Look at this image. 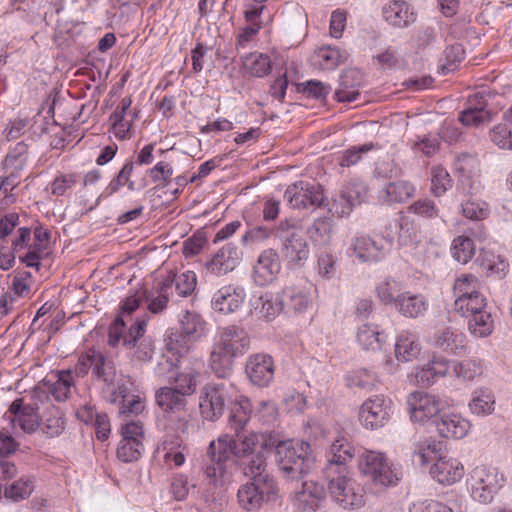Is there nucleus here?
<instances>
[{"instance_id": "nucleus-1", "label": "nucleus", "mask_w": 512, "mask_h": 512, "mask_svg": "<svg viewBox=\"0 0 512 512\" xmlns=\"http://www.w3.org/2000/svg\"><path fill=\"white\" fill-rule=\"evenodd\" d=\"M249 345L250 338L242 327L229 325L222 328L210 353L212 372L219 378H228L232 374L233 359L244 354Z\"/></svg>"}, {"instance_id": "nucleus-2", "label": "nucleus", "mask_w": 512, "mask_h": 512, "mask_svg": "<svg viewBox=\"0 0 512 512\" xmlns=\"http://www.w3.org/2000/svg\"><path fill=\"white\" fill-rule=\"evenodd\" d=\"M147 321L139 318L128 329L122 317H116L108 330V344L111 347L122 345L131 351L138 361H150L155 352L153 340L145 336Z\"/></svg>"}, {"instance_id": "nucleus-3", "label": "nucleus", "mask_w": 512, "mask_h": 512, "mask_svg": "<svg viewBox=\"0 0 512 512\" xmlns=\"http://www.w3.org/2000/svg\"><path fill=\"white\" fill-rule=\"evenodd\" d=\"M279 469L291 479H298L312 467L313 457L308 442L280 441L274 445Z\"/></svg>"}, {"instance_id": "nucleus-4", "label": "nucleus", "mask_w": 512, "mask_h": 512, "mask_svg": "<svg viewBox=\"0 0 512 512\" xmlns=\"http://www.w3.org/2000/svg\"><path fill=\"white\" fill-rule=\"evenodd\" d=\"M206 322L195 311H186L180 319V331L170 330L165 342L169 351L183 355L189 351L190 342L200 339L205 334Z\"/></svg>"}, {"instance_id": "nucleus-5", "label": "nucleus", "mask_w": 512, "mask_h": 512, "mask_svg": "<svg viewBox=\"0 0 512 512\" xmlns=\"http://www.w3.org/2000/svg\"><path fill=\"white\" fill-rule=\"evenodd\" d=\"M359 469L375 486L387 488L395 486L401 472L388 462L384 454L366 451L359 458Z\"/></svg>"}, {"instance_id": "nucleus-6", "label": "nucleus", "mask_w": 512, "mask_h": 512, "mask_svg": "<svg viewBox=\"0 0 512 512\" xmlns=\"http://www.w3.org/2000/svg\"><path fill=\"white\" fill-rule=\"evenodd\" d=\"M278 232L282 242L281 253L289 264L299 265L308 259L309 247L300 226L288 220L281 221Z\"/></svg>"}, {"instance_id": "nucleus-7", "label": "nucleus", "mask_w": 512, "mask_h": 512, "mask_svg": "<svg viewBox=\"0 0 512 512\" xmlns=\"http://www.w3.org/2000/svg\"><path fill=\"white\" fill-rule=\"evenodd\" d=\"M229 448L225 438L211 441L207 448L203 471L206 479L214 486L223 485L228 479Z\"/></svg>"}, {"instance_id": "nucleus-8", "label": "nucleus", "mask_w": 512, "mask_h": 512, "mask_svg": "<svg viewBox=\"0 0 512 512\" xmlns=\"http://www.w3.org/2000/svg\"><path fill=\"white\" fill-rule=\"evenodd\" d=\"M233 385L230 383H210L201 390L200 412L204 419L209 421L218 420L226 406V401L231 397Z\"/></svg>"}, {"instance_id": "nucleus-9", "label": "nucleus", "mask_w": 512, "mask_h": 512, "mask_svg": "<svg viewBox=\"0 0 512 512\" xmlns=\"http://www.w3.org/2000/svg\"><path fill=\"white\" fill-rule=\"evenodd\" d=\"M469 485L474 500L480 503H488L499 489L500 480L495 468L481 465L472 470Z\"/></svg>"}, {"instance_id": "nucleus-10", "label": "nucleus", "mask_w": 512, "mask_h": 512, "mask_svg": "<svg viewBox=\"0 0 512 512\" xmlns=\"http://www.w3.org/2000/svg\"><path fill=\"white\" fill-rule=\"evenodd\" d=\"M219 438L226 439L230 446L229 455L233 454L237 461L255 455L258 448L265 450L275 445V440L267 433L250 432L246 435L236 433V439H231L228 435Z\"/></svg>"}, {"instance_id": "nucleus-11", "label": "nucleus", "mask_w": 512, "mask_h": 512, "mask_svg": "<svg viewBox=\"0 0 512 512\" xmlns=\"http://www.w3.org/2000/svg\"><path fill=\"white\" fill-rule=\"evenodd\" d=\"M122 439L117 448V457L128 463L139 459L143 450L144 430L142 423L131 421L122 425Z\"/></svg>"}, {"instance_id": "nucleus-12", "label": "nucleus", "mask_w": 512, "mask_h": 512, "mask_svg": "<svg viewBox=\"0 0 512 512\" xmlns=\"http://www.w3.org/2000/svg\"><path fill=\"white\" fill-rule=\"evenodd\" d=\"M332 497L345 509L361 505L362 496L354 490V481L348 476L347 470L328 475L324 473Z\"/></svg>"}, {"instance_id": "nucleus-13", "label": "nucleus", "mask_w": 512, "mask_h": 512, "mask_svg": "<svg viewBox=\"0 0 512 512\" xmlns=\"http://www.w3.org/2000/svg\"><path fill=\"white\" fill-rule=\"evenodd\" d=\"M90 369L95 377L110 380L114 374V362L112 359L105 357L101 351L89 349L78 358L72 374L75 373L78 377H84Z\"/></svg>"}, {"instance_id": "nucleus-14", "label": "nucleus", "mask_w": 512, "mask_h": 512, "mask_svg": "<svg viewBox=\"0 0 512 512\" xmlns=\"http://www.w3.org/2000/svg\"><path fill=\"white\" fill-rule=\"evenodd\" d=\"M277 485L271 484L268 488L265 484L249 481L238 489L237 499L239 506L247 512L258 511L265 501L277 496Z\"/></svg>"}, {"instance_id": "nucleus-15", "label": "nucleus", "mask_w": 512, "mask_h": 512, "mask_svg": "<svg viewBox=\"0 0 512 512\" xmlns=\"http://www.w3.org/2000/svg\"><path fill=\"white\" fill-rule=\"evenodd\" d=\"M392 401L383 395L367 399L360 407L359 419L371 430L383 427L390 419Z\"/></svg>"}, {"instance_id": "nucleus-16", "label": "nucleus", "mask_w": 512, "mask_h": 512, "mask_svg": "<svg viewBox=\"0 0 512 512\" xmlns=\"http://www.w3.org/2000/svg\"><path fill=\"white\" fill-rule=\"evenodd\" d=\"M285 197L293 208L298 209L307 208L311 205L317 207H327L329 205L320 185H310L304 182L289 186L285 192Z\"/></svg>"}, {"instance_id": "nucleus-17", "label": "nucleus", "mask_w": 512, "mask_h": 512, "mask_svg": "<svg viewBox=\"0 0 512 512\" xmlns=\"http://www.w3.org/2000/svg\"><path fill=\"white\" fill-rule=\"evenodd\" d=\"M407 404L410 417L415 422H426L437 416L441 410L440 399L422 391L410 393Z\"/></svg>"}, {"instance_id": "nucleus-18", "label": "nucleus", "mask_w": 512, "mask_h": 512, "mask_svg": "<svg viewBox=\"0 0 512 512\" xmlns=\"http://www.w3.org/2000/svg\"><path fill=\"white\" fill-rule=\"evenodd\" d=\"M456 174L463 191L476 194L481 188L479 161L468 154H462L456 161Z\"/></svg>"}, {"instance_id": "nucleus-19", "label": "nucleus", "mask_w": 512, "mask_h": 512, "mask_svg": "<svg viewBox=\"0 0 512 512\" xmlns=\"http://www.w3.org/2000/svg\"><path fill=\"white\" fill-rule=\"evenodd\" d=\"M131 99L125 97L121 100L113 114L109 117L111 131L119 140L132 137V125L137 118V113L131 110Z\"/></svg>"}, {"instance_id": "nucleus-20", "label": "nucleus", "mask_w": 512, "mask_h": 512, "mask_svg": "<svg viewBox=\"0 0 512 512\" xmlns=\"http://www.w3.org/2000/svg\"><path fill=\"white\" fill-rule=\"evenodd\" d=\"M485 92H475L467 99L466 108L460 113L459 121L466 126H480L491 121V113L486 109Z\"/></svg>"}, {"instance_id": "nucleus-21", "label": "nucleus", "mask_w": 512, "mask_h": 512, "mask_svg": "<svg viewBox=\"0 0 512 512\" xmlns=\"http://www.w3.org/2000/svg\"><path fill=\"white\" fill-rule=\"evenodd\" d=\"M246 298L245 291L240 286L227 285L221 287L212 297V307L221 314H231L237 311Z\"/></svg>"}, {"instance_id": "nucleus-22", "label": "nucleus", "mask_w": 512, "mask_h": 512, "mask_svg": "<svg viewBox=\"0 0 512 512\" xmlns=\"http://www.w3.org/2000/svg\"><path fill=\"white\" fill-rule=\"evenodd\" d=\"M325 498L323 485L313 480L302 483L300 489L295 491L294 505L301 512H315Z\"/></svg>"}, {"instance_id": "nucleus-23", "label": "nucleus", "mask_w": 512, "mask_h": 512, "mask_svg": "<svg viewBox=\"0 0 512 512\" xmlns=\"http://www.w3.org/2000/svg\"><path fill=\"white\" fill-rule=\"evenodd\" d=\"M246 373L251 382L257 386H267L274 376L272 357L267 354H255L246 363Z\"/></svg>"}, {"instance_id": "nucleus-24", "label": "nucleus", "mask_w": 512, "mask_h": 512, "mask_svg": "<svg viewBox=\"0 0 512 512\" xmlns=\"http://www.w3.org/2000/svg\"><path fill=\"white\" fill-rule=\"evenodd\" d=\"M355 449L345 438L336 439L330 446L327 455V465L323 472L328 475L339 473V470H347L346 464L352 460Z\"/></svg>"}, {"instance_id": "nucleus-25", "label": "nucleus", "mask_w": 512, "mask_h": 512, "mask_svg": "<svg viewBox=\"0 0 512 512\" xmlns=\"http://www.w3.org/2000/svg\"><path fill=\"white\" fill-rule=\"evenodd\" d=\"M367 194V189L364 184L360 182H350L345 186L342 191L340 198L334 200L332 206L329 208L330 212H333L339 217L348 215L352 210V207L363 201Z\"/></svg>"}, {"instance_id": "nucleus-26", "label": "nucleus", "mask_w": 512, "mask_h": 512, "mask_svg": "<svg viewBox=\"0 0 512 512\" xmlns=\"http://www.w3.org/2000/svg\"><path fill=\"white\" fill-rule=\"evenodd\" d=\"M37 410L38 407L25 404L23 399L14 400L9 407V413L13 415L12 422L17 423L26 433H34L40 428V417Z\"/></svg>"}, {"instance_id": "nucleus-27", "label": "nucleus", "mask_w": 512, "mask_h": 512, "mask_svg": "<svg viewBox=\"0 0 512 512\" xmlns=\"http://www.w3.org/2000/svg\"><path fill=\"white\" fill-rule=\"evenodd\" d=\"M280 259L274 249L264 250L254 266V279L259 285L272 282L280 272Z\"/></svg>"}, {"instance_id": "nucleus-28", "label": "nucleus", "mask_w": 512, "mask_h": 512, "mask_svg": "<svg viewBox=\"0 0 512 512\" xmlns=\"http://www.w3.org/2000/svg\"><path fill=\"white\" fill-rule=\"evenodd\" d=\"M243 474L250 478V481L265 484L271 488L276 484L274 478L267 471V463L261 452L238 461Z\"/></svg>"}, {"instance_id": "nucleus-29", "label": "nucleus", "mask_w": 512, "mask_h": 512, "mask_svg": "<svg viewBox=\"0 0 512 512\" xmlns=\"http://www.w3.org/2000/svg\"><path fill=\"white\" fill-rule=\"evenodd\" d=\"M462 464L454 458L443 456L433 464L430 469L431 476L440 484L450 485L463 476Z\"/></svg>"}, {"instance_id": "nucleus-30", "label": "nucleus", "mask_w": 512, "mask_h": 512, "mask_svg": "<svg viewBox=\"0 0 512 512\" xmlns=\"http://www.w3.org/2000/svg\"><path fill=\"white\" fill-rule=\"evenodd\" d=\"M362 82V74L357 69H346L340 76L339 87L335 91L338 102L350 103L356 101L359 96V86Z\"/></svg>"}, {"instance_id": "nucleus-31", "label": "nucleus", "mask_w": 512, "mask_h": 512, "mask_svg": "<svg viewBox=\"0 0 512 512\" xmlns=\"http://www.w3.org/2000/svg\"><path fill=\"white\" fill-rule=\"evenodd\" d=\"M239 256L236 246L228 243L206 263V269L214 275L226 274L238 264Z\"/></svg>"}, {"instance_id": "nucleus-32", "label": "nucleus", "mask_w": 512, "mask_h": 512, "mask_svg": "<svg viewBox=\"0 0 512 512\" xmlns=\"http://www.w3.org/2000/svg\"><path fill=\"white\" fill-rule=\"evenodd\" d=\"M384 20L394 27L403 28L415 21V14L405 1H391L382 8Z\"/></svg>"}, {"instance_id": "nucleus-33", "label": "nucleus", "mask_w": 512, "mask_h": 512, "mask_svg": "<svg viewBox=\"0 0 512 512\" xmlns=\"http://www.w3.org/2000/svg\"><path fill=\"white\" fill-rule=\"evenodd\" d=\"M395 307L404 317L417 318L424 315L428 308V303L421 294L404 292L396 296Z\"/></svg>"}, {"instance_id": "nucleus-34", "label": "nucleus", "mask_w": 512, "mask_h": 512, "mask_svg": "<svg viewBox=\"0 0 512 512\" xmlns=\"http://www.w3.org/2000/svg\"><path fill=\"white\" fill-rule=\"evenodd\" d=\"M433 345L450 354H460L465 350V336L450 327L443 328L433 337Z\"/></svg>"}, {"instance_id": "nucleus-35", "label": "nucleus", "mask_w": 512, "mask_h": 512, "mask_svg": "<svg viewBox=\"0 0 512 512\" xmlns=\"http://www.w3.org/2000/svg\"><path fill=\"white\" fill-rule=\"evenodd\" d=\"M40 427L48 437H58L66 427V418L59 407L49 403L40 418Z\"/></svg>"}, {"instance_id": "nucleus-36", "label": "nucleus", "mask_w": 512, "mask_h": 512, "mask_svg": "<svg viewBox=\"0 0 512 512\" xmlns=\"http://www.w3.org/2000/svg\"><path fill=\"white\" fill-rule=\"evenodd\" d=\"M352 247L355 255L363 261H379L385 255L383 240L376 241L368 236L356 237Z\"/></svg>"}, {"instance_id": "nucleus-37", "label": "nucleus", "mask_w": 512, "mask_h": 512, "mask_svg": "<svg viewBox=\"0 0 512 512\" xmlns=\"http://www.w3.org/2000/svg\"><path fill=\"white\" fill-rule=\"evenodd\" d=\"M421 350V343L414 333L404 331L396 339L395 356L398 361H413L418 358Z\"/></svg>"}, {"instance_id": "nucleus-38", "label": "nucleus", "mask_w": 512, "mask_h": 512, "mask_svg": "<svg viewBox=\"0 0 512 512\" xmlns=\"http://www.w3.org/2000/svg\"><path fill=\"white\" fill-rule=\"evenodd\" d=\"M470 424L467 420L463 419L457 414H444L440 421L437 422V429L441 436L445 438H463L468 430Z\"/></svg>"}, {"instance_id": "nucleus-39", "label": "nucleus", "mask_w": 512, "mask_h": 512, "mask_svg": "<svg viewBox=\"0 0 512 512\" xmlns=\"http://www.w3.org/2000/svg\"><path fill=\"white\" fill-rule=\"evenodd\" d=\"M157 405L165 413H177L184 410L186 399L175 388L162 387L155 394Z\"/></svg>"}, {"instance_id": "nucleus-40", "label": "nucleus", "mask_w": 512, "mask_h": 512, "mask_svg": "<svg viewBox=\"0 0 512 512\" xmlns=\"http://www.w3.org/2000/svg\"><path fill=\"white\" fill-rule=\"evenodd\" d=\"M252 405L248 398L241 396L231 407L228 424L235 433H239L250 420Z\"/></svg>"}, {"instance_id": "nucleus-41", "label": "nucleus", "mask_w": 512, "mask_h": 512, "mask_svg": "<svg viewBox=\"0 0 512 512\" xmlns=\"http://www.w3.org/2000/svg\"><path fill=\"white\" fill-rule=\"evenodd\" d=\"M244 70L255 77H264L271 72V59L267 54L250 53L242 60Z\"/></svg>"}, {"instance_id": "nucleus-42", "label": "nucleus", "mask_w": 512, "mask_h": 512, "mask_svg": "<svg viewBox=\"0 0 512 512\" xmlns=\"http://www.w3.org/2000/svg\"><path fill=\"white\" fill-rule=\"evenodd\" d=\"M105 386L103 387L104 398L110 404L121 405L123 399L129 393L124 378L116 379V368L114 367V374L110 380H103Z\"/></svg>"}, {"instance_id": "nucleus-43", "label": "nucleus", "mask_w": 512, "mask_h": 512, "mask_svg": "<svg viewBox=\"0 0 512 512\" xmlns=\"http://www.w3.org/2000/svg\"><path fill=\"white\" fill-rule=\"evenodd\" d=\"M445 444L442 441L426 439L417 444L414 452L415 456L419 458L421 465H425L430 461H437L440 457H443V450Z\"/></svg>"}, {"instance_id": "nucleus-44", "label": "nucleus", "mask_w": 512, "mask_h": 512, "mask_svg": "<svg viewBox=\"0 0 512 512\" xmlns=\"http://www.w3.org/2000/svg\"><path fill=\"white\" fill-rule=\"evenodd\" d=\"M73 386L72 370H61L57 372L56 381L49 386V392L56 401H65L69 398Z\"/></svg>"}, {"instance_id": "nucleus-45", "label": "nucleus", "mask_w": 512, "mask_h": 512, "mask_svg": "<svg viewBox=\"0 0 512 512\" xmlns=\"http://www.w3.org/2000/svg\"><path fill=\"white\" fill-rule=\"evenodd\" d=\"M468 328L471 334L476 337H487L494 329V321L491 313L485 309L476 312L469 317Z\"/></svg>"}, {"instance_id": "nucleus-46", "label": "nucleus", "mask_w": 512, "mask_h": 512, "mask_svg": "<svg viewBox=\"0 0 512 512\" xmlns=\"http://www.w3.org/2000/svg\"><path fill=\"white\" fill-rule=\"evenodd\" d=\"M259 300L261 301L259 314L267 320L274 319L285 307L283 292L281 294L265 293Z\"/></svg>"}, {"instance_id": "nucleus-47", "label": "nucleus", "mask_w": 512, "mask_h": 512, "mask_svg": "<svg viewBox=\"0 0 512 512\" xmlns=\"http://www.w3.org/2000/svg\"><path fill=\"white\" fill-rule=\"evenodd\" d=\"M332 221L318 218L307 228V234L315 245H327L331 241Z\"/></svg>"}, {"instance_id": "nucleus-48", "label": "nucleus", "mask_w": 512, "mask_h": 512, "mask_svg": "<svg viewBox=\"0 0 512 512\" xmlns=\"http://www.w3.org/2000/svg\"><path fill=\"white\" fill-rule=\"evenodd\" d=\"M481 281L473 274H462L459 276L453 286L456 298L472 297L474 294L481 293Z\"/></svg>"}, {"instance_id": "nucleus-49", "label": "nucleus", "mask_w": 512, "mask_h": 512, "mask_svg": "<svg viewBox=\"0 0 512 512\" xmlns=\"http://www.w3.org/2000/svg\"><path fill=\"white\" fill-rule=\"evenodd\" d=\"M415 194V187L408 181L399 180L386 186L385 195L389 203H402Z\"/></svg>"}, {"instance_id": "nucleus-50", "label": "nucleus", "mask_w": 512, "mask_h": 512, "mask_svg": "<svg viewBox=\"0 0 512 512\" xmlns=\"http://www.w3.org/2000/svg\"><path fill=\"white\" fill-rule=\"evenodd\" d=\"M487 306L486 298L483 294H474L472 297L456 298L454 301V310L463 317H470L485 309Z\"/></svg>"}, {"instance_id": "nucleus-51", "label": "nucleus", "mask_w": 512, "mask_h": 512, "mask_svg": "<svg viewBox=\"0 0 512 512\" xmlns=\"http://www.w3.org/2000/svg\"><path fill=\"white\" fill-rule=\"evenodd\" d=\"M283 294L285 307L289 311L302 312L308 307L310 303L308 293L297 287H285L283 289Z\"/></svg>"}, {"instance_id": "nucleus-52", "label": "nucleus", "mask_w": 512, "mask_h": 512, "mask_svg": "<svg viewBox=\"0 0 512 512\" xmlns=\"http://www.w3.org/2000/svg\"><path fill=\"white\" fill-rule=\"evenodd\" d=\"M398 241L402 245H414L419 241V228L413 219L401 214L398 221Z\"/></svg>"}, {"instance_id": "nucleus-53", "label": "nucleus", "mask_w": 512, "mask_h": 512, "mask_svg": "<svg viewBox=\"0 0 512 512\" xmlns=\"http://www.w3.org/2000/svg\"><path fill=\"white\" fill-rule=\"evenodd\" d=\"M451 252L458 263L466 264L475 254L474 242L467 236H458L453 240Z\"/></svg>"}, {"instance_id": "nucleus-54", "label": "nucleus", "mask_w": 512, "mask_h": 512, "mask_svg": "<svg viewBox=\"0 0 512 512\" xmlns=\"http://www.w3.org/2000/svg\"><path fill=\"white\" fill-rule=\"evenodd\" d=\"M182 447V440L179 437H173L172 439H165L162 442L161 448L164 452V462L170 463L173 462L176 467H180L185 462V454L183 450H185V447L182 448V450H178Z\"/></svg>"}, {"instance_id": "nucleus-55", "label": "nucleus", "mask_w": 512, "mask_h": 512, "mask_svg": "<svg viewBox=\"0 0 512 512\" xmlns=\"http://www.w3.org/2000/svg\"><path fill=\"white\" fill-rule=\"evenodd\" d=\"M319 66L324 70H333L343 63L347 56L336 47H322L316 52Z\"/></svg>"}, {"instance_id": "nucleus-56", "label": "nucleus", "mask_w": 512, "mask_h": 512, "mask_svg": "<svg viewBox=\"0 0 512 512\" xmlns=\"http://www.w3.org/2000/svg\"><path fill=\"white\" fill-rule=\"evenodd\" d=\"M34 490V483L28 477H21L17 481L5 488L4 496L13 501H19L28 498Z\"/></svg>"}, {"instance_id": "nucleus-57", "label": "nucleus", "mask_w": 512, "mask_h": 512, "mask_svg": "<svg viewBox=\"0 0 512 512\" xmlns=\"http://www.w3.org/2000/svg\"><path fill=\"white\" fill-rule=\"evenodd\" d=\"M357 341L364 349L374 351L381 349L383 339L376 328L365 324L358 329Z\"/></svg>"}, {"instance_id": "nucleus-58", "label": "nucleus", "mask_w": 512, "mask_h": 512, "mask_svg": "<svg viewBox=\"0 0 512 512\" xmlns=\"http://www.w3.org/2000/svg\"><path fill=\"white\" fill-rule=\"evenodd\" d=\"M175 284V289L180 297H187L191 295L197 285V277L193 271H185L179 275H175L173 278H167Z\"/></svg>"}, {"instance_id": "nucleus-59", "label": "nucleus", "mask_w": 512, "mask_h": 512, "mask_svg": "<svg viewBox=\"0 0 512 512\" xmlns=\"http://www.w3.org/2000/svg\"><path fill=\"white\" fill-rule=\"evenodd\" d=\"M494 405L495 399L493 395L486 391H479L475 392L471 402L469 403V409L473 414L487 415L492 413Z\"/></svg>"}, {"instance_id": "nucleus-60", "label": "nucleus", "mask_w": 512, "mask_h": 512, "mask_svg": "<svg viewBox=\"0 0 512 512\" xmlns=\"http://www.w3.org/2000/svg\"><path fill=\"white\" fill-rule=\"evenodd\" d=\"M431 182V191L437 197L442 196L452 186L449 173L441 166L431 169Z\"/></svg>"}, {"instance_id": "nucleus-61", "label": "nucleus", "mask_w": 512, "mask_h": 512, "mask_svg": "<svg viewBox=\"0 0 512 512\" xmlns=\"http://www.w3.org/2000/svg\"><path fill=\"white\" fill-rule=\"evenodd\" d=\"M198 372L196 368L182 371L175 377V389L183 396H189L196 391L197 382L196 378Z\"/></svg>"}, {"instance_id": "nucleus-62", "label": "nucleus", "mask_w": 512, "mask_h": 512, "mask_svg": "<svg viewBox=\"0 0 512 512\" xmlns=\"http://www.w3.org/2000/svg\"><path fill=\"white\" fill-rule=\"evenodd\" d=\"M374 148L373 143L354 146L343 151L338 157V163L341 167H351L356 165L362 158V155Z\"/></svg>"}, {"instance_id": "nucleus-63", "label": "nucleus", "mask_w": 512, "mask_h": 512, "mask_svg": "<svg viewBox=\"0 0 512 512\" xmlns=\"http://www.w3.org/2000/svg\"><path fill=\"white\" fill-rule=\"evenodd\" d=\"M408 212L427 219L435 218L439 215V209L435 202L428 198L418 199L413 202L408 207Z\"/></svg>"}, {"instance_id": "nucleus-64", "label": "nucleus", "mask_w": 512, "mask_h": 512, "mask_svg": "<svg viewBox=\"0 0 512 512\" xmlns=\"http://www.w3.org/2000/svg\"><path fill=\"white\" fill-rule=\"evenodd\" d=\"M490 138L500 148L512 149V128L507 124H498L493 127Z\"/></svg>"}]
</instances>
